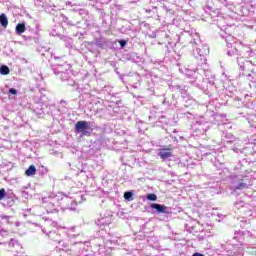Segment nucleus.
I'll use <instances>...</instances> for the list:
<instances>
[{
  "label": "nucleus",
  "instance_id": "6ab92c4d",
  "mask_svg": "<svg viewBox=\"0 0 256 256\" xmlns=\"http://www.w3.org/2000/svg\"><path fill=\"white\" fill-rule=\"evenodd\" d=\"M25 25L23 23L17 24L16 26V33L18 35H22V33H25Z\"/></svg>",
  "mask_w": 256,
  "mask_h": 256
},
{
  "label": "nucleus",
  "instance_id": "6e6552de",
  "mask_svg": "<svg viewBox=\"0 0 256 256\" xmlns=\"http://www.w3.org/2000/svg\"><path fill=\"white\" fill-rule=\"evenodd\" d=\"M8 245L11 249H14V251H16L15 256H27L24 252H21L23 250V246L19 244V241H17V239H10Z\"/></svg>",
  "mask_w": 256,
  "mask_h": 256
},
{
  "label": "nucleus",
  "instance_id": "72a5a7b5",
  "mask_svg": "<svg viewBox=\"0 0 256 256\" xmlns=\"http://www.w3.org/2000/svg\"><path fill=\"white\" fill-rule=\"evenodd\" d=\"M15 225H16V227H19V225H21V223L20 222H16Z\"/></svg>",
  "mask_w": 256,
  "mask_h": 256
},
{
  "label": "nucleus",
  "instance_id": "f257e3e1",
  "mask_svg": "<svg viewBox=\"0 0 256 256\" xmlns=\"http://www.w3.org/2000/svg\"><path fill=\"white\" fill-rule=\"evenodd\" d=\"M61 195L49 196L42 199V203L47 211V213H55L57 211V207L65 203H71V205L66 206V209L70 211H75V207L77 203H75L71 198L64 197L61 198L62 203L59 201Z\"/></svg>",
  "mask_w": 256,
  "mask_h": 256
},
{
  "label": "nucleus",
  "instance_id": "4be33fe9",
  "mask_svg": "<svg viewBox=\"0 0 256 256\" xmlns=\"http://www.w3.org/2000/svg\"><path fill=\"white\" fill-rule=\"evenodd\" d=\"M124 199L126 201H133V191H127L124 193Z\"/></svg>",
  "mask_w": 256,
  "mask_h": 256
},
{
  "label": "nucleus",
  "instance_id": "9b49d317",
  "mask_svg": "<svg viewBox=\"0 0 256 256\" xmlns=\"http://www.w3.org/2000/svg\"><path fill=\"white\" fill-rule=\"evenodd\" d=\"M151 209H155L156 213H169V209L165 205H161L158 203H152L150 205Z\"/></svg>",
  "mask_w": 256,
  "mask_h": 256
},
{
  "label": "nucleus",
  "instance_id": "7c9ffc66",
  "mask_svg": "<svg viewBox=\"0 0 256 256\" xmlns=\"http://www.w3.org/2000/svg\"><path fill=\"white\" fill-rule=\"evenodd\" d=\"M228 137H229V139H231V140H229V142L232 143V141H233V136H232L231 134H228Z\"/></svg>",
  "mask_w": 256,
  "mask_h": 256
},
{
  "label": "nucleus",
  "instance_id": "c756f323",
  "mask_svg": "<svg viewBox=\"0 0 256 256\" xmlns=\"http://www.w3.org/2000/svg\"><path fill=\"white\" fill-rule=\"evenodd\" d=\"M208 83H209L210 87H213V85H215V82H213V80L212 81H208Z\"/></svg>",
  "mask_w": 256,
  "mask_h": 256
},
{
  "label": "nucleus",
  "instance_id": "f3484780",
  "mask_svg": "<svg viewBox=\"0 0 256 256\" xmlns=\"http://www.w3.org/2000/svg\"><path fill=\"white\" fill-rule=\"evenodd\" d=\"M133 81H137L132 84L133 89H139V87H141V76L136 75L133 78Z\"/></svg>",
  "mask_w": 256,
  "mask_h": 256
},
{
  "label": "nucleus",
  "instance_id": "0eeeda50",
  "mask_svg": "<svg viewBox=\"0 0 256 256\" xmlns=\"http://www.w3.org/2000/svg\"><path fill=\"white\" fill-rule=\"evenodd\" d=\"M233 189L241 191L243 189H249V185L247 183L243 182V179H241V176H235L232 180Z\"/></svg>",
  "mask_w": 256,
  "mask_h": 256
},
{
  "label": "nucleus",
  "instance_id": "dca6fc26",
  "mask_svg": "<svg viewBox=\"0 0 256 256\" xmlns=\"http://www.w3.org/2000/svg\"><path fill=\"white\" fill-rule=\"evenodd\" d=\"M0 219L6 225H13V216L0 215Z\"/></svg>",
  "mask_w": 256,
  "mask_h": 256
},
{
  "label": "nucleus",
  "instance_id": "f03ea898",
  "mask_svg": "<svg viewBox=\"0 0 256 256\" xmlns=\"http://www.w3.org/2000/svg\"><path fill=\"white\" fill-rule=\"evenodd\" d=\"M226 46H227V56L228 57H237V63L241 69V71H245V67H249L251 65L250 62H245V58L241 56L239 51L237 50V42L235 41V37L232 35H228L225 37Z\"/></svg>",
  "mask_w": 256,
  "mask_h": 256
},
{
  "label": "nucleus",
  "instance_id": "4468645a",
  "mask_svg": "<svg viewBox=\"0 0 256 256\" xmlns=\"http://www.w3.org/2000/svg\"><path fill=\"white\" fill-rule=\"evenodd\" d=\"M43 233H46V235L51 239V241H59V234L55 231H49L43 229Z\"/></svg>",
  "mask_w": 256,
  "mask_h": 256
},
{
  "label": "nucleus",
  "instance_id": "ddd939ff",
  "mask_svg": "<svg viewBox=\"0 0 256 256\" xmlns=\"http://www.w3.org/2000/svg\"><path fill=\"white\" fill-rule=\"evenodd\" d=\"M234 239H237L238 241H241V239H243V237H245V235H247V237H251V232L249 231H236L234 233Z\"/></svg>",
  "mask_w": 256,
  "mask_h": 256
},
{
  "label": "nucleus",
  "instance_id": "f704fd0d",
  "mask_svg": "<svg viewBox=\"0 0 256 256\" xmlns=\"http://www.w3.org/2000/svg\"><path fill=\"white\" fill-rule=\"evenodd\" d=\"M81 199H82L83 201H85V196H81Z\"/></svg>",
  "mask_w": 256,
  "mask_h": 256
},
{
  "label": "nucleus",
  "instance_id": "39448f33",
  "mask_svg": "<svg viewBox=\"0 0 256 256\" xmlns=\"http://www.w3.org/2000/svg\"><path fill=\"white\" fill-rule=\"evenodd\" d=\"M69 66H57L53 69L55 75H58L61 81H69V74L71 73V70H68Z\"/></svg>",
  "mask_w": 256,
  "mask_h": 256
},
{
  "label": "nucleus",
  "instance_id": "a878e982",
  "mask_svg": "<svg viewBox=\"0 0 256 256\" xmlns=\"http://www.w3.org/2000/svg\"><path fill=\"white\" fill-rule=\"evenodd\" d=\"M9 93H10V95H17V89H15V88H10V89H9Z\"/></svg>",
  "mask_w": 256,
  "mask_h": 256
},
{
  "label": "nucleus",
  "instance_id": "7ed1b4c3",
  "mask_svg": "<svg viewBox=\"0 0 256 256\" xmlns=\"http://www.w3.org/2000/svg\"><path fill=\"white\" fill-rule=\"evenodd\" d=\"M93 129H95L93 122L81 120L76 122L74 132L79 134L80 137H91Z\"/></svg>",
  "mask_w": 256,
  "mask_h": 256
},
{
  "label": "nucleus",
  "instance_id": "9d476101",
  "mask_svg": "<svg viewBox=\"0 0 256 256\" xmlns=\"http://www.w3.org/2000/svg\"><path fill=\"white\" fill-rule=\"evenodd\" d=\"M173 150L171 148H161L158 153V157L163 161H169L173 157Z\"/></svg>",
  "mask_w": 256,
  "mask_h": 256
},
{
  "label": "nucleus",
  "instance_id": "2f4dec72",
  "mask_svg": "<svg viewBox=\"0 0 256 256\" xmlns=\"http://www.w3.org/2000/svg\"><path fill=\"white\" fill-rule=\"evenodd\" d=\"M192 256H205V255H203L201 253H194Z\"/></svg>",
  "mask_w": 256,
  "mask_h": 256
},
{
  "label": "nucleus",
  "instance_id": "c85d7f7f",
  "mask_svg": "<svg viewBox=\"0 0 256 256\" xmlns=\"http://www.w3.org/2000/svg\"><path fill=\"white\" fill-rule=\"evenodd\" d=\"M78 13H79V15H85V10L84 9H80V10H78Z\"/></svg>",
  "mask_w": 256,
  "mask_h": 256
},
{
  "label": "nucleus",
  "instance_id": "393cba45",
  "mask_svg": "<svg viewBox=\"0 0 256 256\" xmlns=\"http://www.w3.org/2000/svg\"><path fill=\"white\" fill-rule=\"evenodd\" d=\"M242 75H244V77H247V79H251V72L245 71V69H244Z\"/></svg>",
  "mask_w": 256,
  "mask_h": 256
},
{
  "label": "nucleus",
  "instance_id": "c9c22d12",
  "mask_svg": "<svg viewBox=\"0 0 256 256\" xmlns=\"http://www.w3.org/2000/svg\"><path fill=\"white\" fill-rule=\"evenodd\" d=\"M60 103H61V104L65 103V100H61Z\"/></svg>",
  "mask_w": 256,
  "mask_h": 256
},
{
  "label": "nucleus",
  "instance_id": "bb28decb",
  "mask_svg": "<svg viewBox=\"0 0 256 256\" xmlns=\"http://www.w3.org/2000/svg\"><path fill=\"white\" fill-rule=\"evenodd\" d=\"M119 44H120V47H125L127 45V41L126 40H120Z\"/></svg>",
  "mask_w": 256,
  "mask_h": 256
},
{
  "label": "nucleus",
  "instance_id": "e433bc0d",
  "mask_svg": "<svg viewBox=\"0 0 256 256\" xmlns=\"http://www.w3.org/2000/svg\"><path fill=\"white\" fill-rule=\"evenodd\" d=\"M23 217H27V214H24Z\"/></svg>",
  "mask_w": 256,
  "mask_h": 256
},
{
  "label": "nucleus",
  "instance_id": "a211bd4d",
  "mask_svg": "<svg viewBox=\"0 0 256 256\" xmlns=\"http://www.w3.org/2000/svg\"><path fill=\"white\" fill-rule=\"evenodd\" d=\"M0 24L2 25V27H7V25H9V19L7 18V15H0Z\"/></svg>",
  "mask_w": 256,
  "mask_h": 256
},
{
  "label": "nucleus",
  "instance_id": "473e14b6",
  "mask_svg": "<svg viewBox=\"0 0 256 256\" xmlns=\"http://www.w3.org/2000/svg\"><path fill=\"white\" fill-rule=\"evenodd\" d=\"M235 205H236V207H237V205H241V206H243V202H242V201H240V202H236V203H235Z\"/></svg>",
  "mask_w": 256,
  "mask_h": 256
},
{
  "label": "nucleus",
  "instance_id": "cd10ccee",
  "mask_svg": "<svg viewBox=\"0 0 256 256\" xmlns=\"http://www.w3.org/2000/svg\"><path fill=\"white\" fill-rule=\"evenodd\" d=\"M35 113L36 115H38V117H43V110H39V111L35 110Z\"/></svg>",
  "mask_w": 256,
  "mask_h": 256
},
{
  "label": "nucleus",
  "instance_id": "20e7f679",
  "mask_svg": "<svg viewBox=\"0 0 256 256\" xmlns=\"http://www.w3.org/2000/svg\"><path fill=\"white\" fill-rule=\"evenodd\" d=\"M194 47L193 49V55L196 59H199L200 63H207V55H209V46L206 44L201 43V41L194 40Z\"/></svg>",
  "mask_w": 256,
  "mask_h": 256
},
{
  "label": "nucleus",
  "instance_id": "f8f14e48",
  "mask_svg": "<svg viewBox=\"0 0 256 256\" xmlns=\"http://www.w3.org/2000/svg\"><path fill=\"white\" fill-rule=\"evenodd\" d=\"M111 223V218L110 217H104V218H99L96 221V225L98 227H107Z\"/></svg>",
  "mask_w": 256,
  "mask_h": 256
},
{
  "label": "nucleus",
  "instance_id": "5701e85b",
  "mask_svg": "<svg viewBox=\"0 0 256 256\" xmlns=\"http://www.w3.org/2000/svg\"><path fill=\"white\" fill-rule=\"evenodd\" d=\"M146 199H147L148 201H157V195H155V194H153V193L148 194V195L146 196Z\"/></svg>",
  "mask_w": 256,
  "mask_h": 256
},
{
  "label": "nucleus",
  "instance_id": "b1692460",
  "mask_svg": "<svg viewBox=\"0 0 256 256\" xmlns=\"http://www.w3.org/2000/svg\"><path fill=\"white\" fill-rule=\"evenodd\" d=\"M5 195H7V192L5 191V188L0 189V200L4 199Z\"/></svg>",
  "mask_w": 256,
  "mask_h": 256
},
{
  "label": "nucleus",
  "instance_id": "aec40b11",
  "mask_svg": "<svg viewBox=\"0 0 256 256\" xmlns=\"http://www.w3.org/2000/svg\"><path fill=\"white\" fill-rule=\"evenodd\" d=\"M62 21L69 25L70 27H75V23L69 20V17L62 15Z\"/></svg>",
  "mask_w": 256,
  "mask_h": 256
},
{
  "label": "nucleus",
  "instance_id": "412c9836",
  "mask_svg": "<svg viewBox=\"0 0 256 256\" xmlns=\"http://www.w3.org/2000/svg\"><path fill=\"white\" fill-rule=\"evenodd\" d=\"M9 72H10V70H9V67L7 65H2L0 67V74L1 75H9Z\"/></svg>",
  "mask_w": 256,
  "mask_h": 256
},
{
  "label": "nucleus",
  "instance_id": "1a4fd4ad",
  "mask_svg": "<svg viewBox=\"0 0 256 256\" xmlns=\"http://www.w3.org/2000/svg\"><path fill=\"white\" fill-rule=\"evenodd\" d=\"M180 71L182 73H184V75H186L187 77H193L194 80L191 81L192 85H196V87H199L200 89H203V86H201V84L197 83V72H195L194 70H190L189 68L186 69H180Z\"/></svg>",
  "mask_w": 256,
  "mask_h": 256
},
{
  "label": "nucleus",
  "instance_id": "423d86ee",
  "mask_svg": "<svg viewBox=\"0 0 256 256\" xmlns=\"http://www.w3.org/2000/svg\"><path fill=\"white\" fill-rule=\"evenodd\" d=\"M174 89H175L176 91H178L179 93H181V96H182V98L184 99L185 103H187V102L189 101V103L186 104V107H187L188 105H193V104L195 103V99L191 98V97L189 96V94H187V90H186L185 88H183V87L177 85V86H174Z\"/></svg>",
  "mask_w": 256,
  "mask_h": 256
},
{
  "label": "nucleus",
  "instance_id": "2eb2a0df",
  "mask_svg": "<svg viewBox=\"0 0 256 256\" xmlns=\"http://www.w3.org/2000/svg\"><path fill=\"white\" fill-rule=\"evenodd\" d=\"M37 173V168L35 165H30L29 168L25 171L27 177H33Z\"/></svg>",
  "mask_w": 256,
  "mask_h": 256
}]
</instances>
